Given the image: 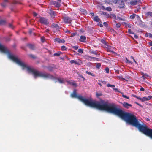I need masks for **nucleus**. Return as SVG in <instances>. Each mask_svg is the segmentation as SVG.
<instances>
[{
	"label": "nucleus",
	"mask_w": 152,
	"mask_h": 152,
	"mask_svg": "<svg viewBox=\"0 0 152 152\" xmlns=\"http://www.w3.org/2000/svg\"><path fill=\"white\" fill-rule=\"evenodd\" d=\"M135 103L136 104H137L139 106H140V107H142V106L141 104H139V103H138L137 102H135Z\"/></svg>",
	"instance_id": "nucleus-54"
},
{
	"label": "nucleus",
	"mask_w": 152,
	"mask_h": 152,
	"mask_svg": "<svg viewBox=\"0 0 152 152\" xmlns=\"http://www.w3.org/2000/svg\"><path fill=\"white\" fill-rule=\"evenodd\" d=\"M58 81L59 82L61 83H64V81L63 80V79L58 78Z\"/></svg>",
	"instance_id": "nucleus-33"
},
{
	"label": "nucleus",
	"mask_w": 152,
	"mask_h": 152,
	"mask_svg": "<svg viewBox=\"0 0 152 152\" xmlns=\"http://www.w3.org/2000/svg\"><path fill=\"white\" fill-rule=\"evenodd\" d=\"M142 75L141 77L143 80H145V79H146L147 77H149V76L146 73H144L142 72Z\"/></svg>",
	"instance_id": "nucleus-12"
},
{
	"label": "nucleus",
	"mask_w": 152,
	"mask_h": 152,
	"mask_svg": "<svg viewBox=\"0 0 152 152\" xmlns=\"http://www.w3.org/2000/svg\"><path fill=\"white\" fill-rule=\"evenodd\" d=\"M103 24L104 26L106 27H107L108 26V24L106 22H104L103 23Z\"/></svg>",
	"instance_id": "nucleus-47"
},
{
	"label": "nucleus",
	"mask_w": 152,
	"mask_h": 152,
	"mask_svg": "<svg viewBox=\"0 0 152 152\" xmlns=\"http://www.w3.org/2000/svg\"><path fill=\"white\" fill-rule=\"evenodd\" d=\"M70 96L72 98H76V89H74L73 93L71 94Z\"/></svg>",
	"instance_id": "nucleus-10"
},
{
	"label": "nucleus",
	"mask_w": 152,
	"mask_h": 152,
	"mask_svg": "<svg viewBox=\"0 0 152 152\" xmlns=\"http://www.w3.org/2000/svg\"><path fill=\"white\" fill-rule=\"evenodd\" d=\"M105 10L108 11H111L112 10V9L110 7H108L106 8Z\"/></svg>",
	"instance_id": "nucleus-29"
},
{
	"label": "nucleus",
	"mask_w": 152,
	"mask_h": 152,
	"mask_svg": "<svg viewBox=\"0 0 152 152\" xmlns=\"http://www.w3.org/2000/svg\"><path fill=\"white\" fill-rule=\"evenodd\" d=\"M93 20L96 22H99L100 21V19L98 16H96L93 18Z\"/></svg>",
	"instance_id": "nucleus-18"
},
{
	"label": "nucleus",
	"mask_w": 152,
	"mask_h": 152,
	"mask_svg": "<svg viewBox=\"0 0 152 152\" xmlns=\"http://www.w3.org/2000/svg\"><path fill=\"white\" fill-rule=\"evenodd\" d=\"M60 39L58 38H56L54 39V42H55L60 43Z\"/></svg>",
	"instance_id": "nucleus-30"
},
{
	"label": "nucleus",
	"mask_w": 152,
	"mask_h": 152,
	"mask_svg": "<svg viewBox=\"0 0 152 152\" xmlns=\"http://www.w3.org/2000/svg\"><path fill=\"white\" fill-rule=\"evenodd\" d=\"M135 98L137 99H138L139 100H141V98H140V97L138 96H135Z\"/></svg>",
	"instance_id": "nucleus-58"
},
{
	"label": "nucleus",
	"mask_w": 152,
	"mask_h": 152,
	"mask_svg": "<svg viewBox=\"0 0 152 152\" xmlns=\"http://www.w3.org/2000/svg\"><path fill=\"white\" fill-rule=\"evenodd\" d=\"M152 96H148V99H149V100L151 99L152 98Z\"/></svg>",
	"instance_id": "nucleus-60"
},
{
	"label": "nucleus",
	"mask_w": 152,
	"mask_h": 152,
	"mask_svg": "<svg viewBox=\"0 0 152 152\" xmlns=\"http://www.w3.org/2000/svg\"><path fill=\"white\" fill-rule=\"evenodd\" d=\"M138 2V1L136 0L134 1L132 0L130 2V3L131 5H134L137 4Z\"/></svg>",
	"instance_id": "nucleus-14"
},
{
	"label": "nucleus",
	"mask_w": 152,
	"mask_h": 152,
	"mask_svg": "<svg viewBox=\"0 0 152 152\" xmlns=\"http://www.w3.org/2000/svg\"><path fill=\"white\" fill-rule=\"evenodd\" d=\"M29 33L30 34H31L32 33V31L31 29H30L29 30Z\"/></svg>",
	"instance_id": "nucleus-57"
},
{
	"label": "nucleus",
	"mask_w": 152,
	"mask_h": 152,
	"mask_svg": "<svg viewBox=\"0 0 152 152\" xmlns=\"http://www.w3.org/2000/svg\"><path fill=\"white\" fill-rule=\"evenodd\" d=\"M118 77L119 79H123L122 78V76H118Z\"/></svg>",
	"instance_id": "nucleus-62"
},
{
	"label": "nucleus",
	"mask_w": 152,
	"mask_h": 152,
	"mask_svg": "<svg viewBox=\"0 0 152 152\" xmlns=\"http://www.w3.org/2000/svg\"><path fill=\"white\" fill-rule=\"evenodd\" d=\"M101 64L100 63H97L96 66V67L98 69H99L101 67Z\"/></svg>",
	"instance_id": "nucleus-26"
},
{
	"label": "nucleus",
	"mask_w": 152,
	"mask_h": 152,
	"mask_svg": "<svg viewBox=\"0 0 152 152\" xmlns=\"http://www.w3.org/2000/svg\"><path fill=\"white\" fill-rule=\"evenodd\" d=\"M27 46H28L29 48L31 50H34V46L31 44H28L27 45Z\"/></svg>",
	"instance_id": "nucleus-17"
},
{
	"label": "nucleus",
	"mask_w": 152,
	"mask_h": 152,
	"mask_svg": "<svg viewBox=\"0 0 152 152\" xmlns=\"http://www.w3.org/2000/svg\"><path fill=\"white\" fill-rule=\"evenodd\" d=\"M53 26L56 28V29L58 30L59 28L58 25L56 24H52Z\"/></svg>",
	"instance_id": "nucleus-22"
},
{
	"label": "nucleus",
	"mask_w": 152,
	"mask_h": 152,
	"mask_svg": "<svg viewBox=\"0 0 152 152\" xmlns=\"http://www.w3.org/2000/svg\"><path fill=\"white\" fill-rule=\"evenodd\" d=\"M82 63V61L78 59H77V64H78L79 65H80Z\"/></svg>",
	"instance_id": "nucleus-25"
},
{
	"label": "nucleus",
	"mask_w": 152,
	"mask_h": 152,
	"mask_svg": "<svg viewBox=\"0 0 152 152\" xmlns=\"http://www.w3.org/2000/svg\"><path fill=\"white\" fill-rule=\"evenodd\" d=\"M136 16V14H133L130 16V18L132 19H133Z\"/></svg>",
	"instance_id": "nucleus-27"
},
{
	"label": "nucleus",
	"mask_w": 152,
	"mask_h": 152,
	"mask_svg": "<svg viewBox=\"0 0 152 152\" xmlns=\"http://www.w3.org/2000/svg\"><path fill=\"white\" fill-rule=\"evenodd\" d=\"M118 3L120 5L121 8L124 7L125 4L123 0H120L118 1Z\"/></svg>",
	"instance_id": "nucleus-8"
},
{
	"label": "nucleus",
	"mask_w": 152,
	"mask_h": 152,
	"mask_svg": "<svg viewBox=\"0 0 152 152\" xmlns=\"http://www.w3.org/2000/svg\"><path fill=\"white\" fill-rule=\"evenodd\" d=\"M108 17L114 19H116V16L114 14H107Z\"/></svg>",
	"instance_id": "nucleus-11"
},
{
	"label": "nucleus",
	"mask_w": 152,
	"mask_h": 152,
	"mask_svg": "<svg viewBox=\"0 0 152 152\" xmlns=\"http://www.w3.org/2000/svg\"><path fill=\"white\" fill-rule=\"evenodd\" d=\"M38 21L41 24L45 25H47L49 23L48 20L43 17H39Z\"/></svg>",
	"instance_id": "nucleus-3"
},
{
	"label": "nucleus",
	"mask_w": 152,
	"mask_h": 152,
	"mask_svg": "<svg viewBox=\"0 0 152 152\" xmlns=\"http://www.w3.org/2000/svg\"><path fill=\"white\" fill-rule=\"evenodd\" d=\"M134 37L136 39H137L138 38V36L137 35L135 34L134 35Z\"/></svg>",
	"instance_id": "nucleus-61"
},
{
	"label": "nucleus",
	"mask_w": 152,
	"mask_h": 152,
	"mask_svg": "<svg viewBox=\"0 0 152 152\" xmlns=\"http://www.w3.org/2000/svg\"><path fill=\"white\" fill-rule=\"evenodd\" d=\"M122 96L124 98H126V99H129V97H128L126 95H124V94H123L122 95Z\"/></svg>",
	"instance_id": "nucleus-45"
},
{
	"label": "nucleus",
	"mask_w": 152,
	"mask_h": 152,
	"mask_svg": "<svg viewBox=\"0 0 152 152\" xmlns=\"http://www.w3.org/2000/svg\"><path fill=\"white\" fill-rule=\"evenodd\" d=\"M145 15L147 17H152V12H147L145 13Z\"/></svg>",
	"instance_id": "nucleus-19"
},
{
	"label": "nucleus",
	"mask_w": 152,
	"mask_h": 152,
	"mask_svg": "<svg viewBox=\"0 0 152 152\" xmlns=\"http://www.w3.org/2000/svg\"><path fill=\"white\" fill-rule=\"evenodd\" d=\"M68 84H69L70 85L75 86L76 85V83L74 82V81H67Z\"/></svg>",
	"instance_id": "nucleus-13"
},
{
	"label": "nucleus",
	"mask_w": 152,
	"mask_h": 152,
	"mask_svg": "<svg viewBox=\"0 0 152 152\" xmlns=\"http://www.w3.org/2000/svg\"><path fill=\"white\" fill-rule=\"evenodd\" d=\"M50 30L48 29H46L45 30V31L46 32H48Z\"/></svg>",
	"instance_id": "nucleus-63"
},
{
	"label": "nucleus",
	"mask_w": 152,
	"mask_h": 152,
	"mask_svg": "<svg viewBox=\"0 0 152 152\" xmlns=\"http://www.w3.org/2000/svg\"><path fill=\"white\" fill-rule=\"evenodd\" d=\"M64 22L66 23H70L72 20L71 18L68 16L64 17L63 18Z\"/></svg>",
	"instance_id": "nucleus-4"
},
{
	"label": "nucleus",
	"mask_w": 152,
	"mask_h": 152,
	"mask_svg": "<svg viewBox=\"0 0 152 152\" xmlns=\"http://www.w3.org/2000/svg\"><path fill=\"white\" fill-rule=\"evenodd\" d=\"M80 10L83 14H87V11L86 10H84L83 9H80Z\"/></svg>",
	"instance_id": "nucleus-21"
},
{
	"label": "nucleus",
	"mask_w": 152,
	"mask_h": 152,
	"mask_svg": "<svg viewBox=\"0 0 152 152\" xmlns=\"http://www.w3.org/2000/svg\"><path fill=\"white\" fill-rule=\"evenodd\" d=\"M115 20H122V19L120 17H118L117 18H116V19H115Z\"/></svg>",
	"instance_id": "nucleus-50"
},
{
	"label": "nucleus",
	"mask_w": 152,
	"mask_h": 152,
	"mask_svg": "<svg viewBox=\"0 0 152 152\" xmlns=\"http://www.w3.org/2000/svg\"><path fill=\"white\" fill-rule=\"evenodd\" d=\"M101 42L104 44V45H105L106 46L107 45V43L106 42V41L104 40L103 39H102L101 41Z\"/></svg>",
	"instance_id": "nucleus-32"
},
{
	"label": "nucleus",
	"mask_w": 152,
	"mask_h": 152,
	"mask_svg": "<svg viewBox=\"0 0 152 152\" xmlns=\"http://www.w3.org/2000/svg\"><path fill=\"white\" fill-rule=\"evenodd\" d=\"M123 106L125 108H128L129 107H132V105L130 104H129L126 102H124L123 103Z\"/></svg>",
	"instance_id": "nucleus-7"
},
{
	"label": "nucleus",
	"mask_w": 152,
	"mask_h": 152,
	"mask_svg": "<svg viewBox=\"0 0 152 152\" xmlns=\"http://www.w3.org/2000/svg\"><path fill=\"white\" fill-rule=\"evenodd\" d=\"M149 36L150 37H152V34L149 33Z\"/></svg>",
	"instance_id": "nucleus-64"
},
{
	"label": "nucleus",
	"mask_w": 152,
	"mask_h": 152,
	"mask_svg": "<svg viewBox=\"0 0 152 152\" xmlns=\"http://www.w3.org/2000/svg\"><path fill=\"white\" fill-rule=\"evenodd\" d=\"M70 63L71 64L75 63L76 64V62L75 60H71L70 61Z\"/></svg>",
	"instance_id": "nucleus-46"
},
{
	"label": "nucleus",
	"mask_w": 152,
	"mask_h": 152,
	"mask_svg": "<svg viewBox=\"0 0 152 152\" xmlns=\"http://www.w3.org/2000/svg\"><path fill=\"white\" fill-rule=\"evenodd\" d=\"M102 13L104 15H106L108 16V14H108L106 12H102Z\"/></svg>",
	"instance_id": "nucleus-55"
},
{
	"label": "nucleus",
	"mask_w": 152,
	"mask_h": 152,
	"mask_svg": "<svg viewBox=\"0 0 152 152\" xmlns=\"http://www.w3.org/2000/svg\"><path fill=\"white\" fill-rule=\"evenodd\" d=\"M61 50L63 51H65L66 50V47L64 45H63L61 47Z\"/></svg>",
	"instance_id": "nucleus-28"
},
{
	"label": "nucleus",
	"mask_w": 152,
	"mask_h": 152,
	"mask_svg": "<svg viewBox=\"0 0 152 152\" xmlns=\"http://www.w3.org/2000/svg\"><path fill=\"white\" fill-rule=\"evenodd\" d=\"M107 86L108 87H115V86L114 85H112L110 84L109 83H108L107 84Z\"/></svg>",
	"instance_id": "nucleus-39"
},
{
	"label": "nucleus",
	"mask_w": 152,
	"mask_h": 152,
	"mask_svg": "<svg viewBox=\"0 0 152 152\" xmlns=\"http://www.w3.org/2000/svg\"><path fill=\"white\" fill-rule=\"evenodd\" d=\"M140 91H145V89L143 88L142 87H141L140 89Z\"/></svg>",
	"instance_id": "nucleus-56"
},
{
	"label": "nucleus",
	"mask_w": 152,
	"mask_h": 152,
	"mask_svg": "<svg viewBox=\"0 0 152 152\" xmlns=\"http://www.w3.org/2000/svg\"><path fill=\"white\" fill-rule=\"evenodd\" d=\"M29 56L30 57H31V58H33V59H35L36 58V56H34V55H33V54H29Z\"/></svg>",
	"instance_id": "nucleus-34"
},
{
	"label": "nucleus",
	"mask_w": 152,
	"mask_h": 152,
	"mask_svg": "<svg viewBox=\"0 0 152 152\" xmlns=\"http://www.w3.org/2000/svg\"><path fill=\"white\" fill-rule=\"evenodd\" d=\"M103 94L102 92H96V96L97 97H99L102 96Z\"/></svg>",
	"instance_id": "nucleus-23"
},
{
	"label": "nucleus",
	"mask_w": 152,
	"mask_h": 152,
	"mask_svg": "<svg viewBox=\"0 0 152 152\" xmlns=\"http://www.w3.org/2000/svg\"><path fill=\"white\" fill-rule=\"evenodd\" d=\"M0 51L3 53H8V57L10 59L21 66L23 70L25 69H26L27 71L29 73H32L35 78H36L38 77L45 78H49V74L45 73L39 71L35 70L31 67H29L23 62L18 59L17 58L15 57L12 54H10L9 52L7 50L5 47L1 43H0Z\"/></svg>",
	"instance_id": "nucleus-2"
},
{
	"label": "nucleus",
	"mask_w": 152,
	"mask_h": 152,
	"mask_svg": "<svg viewBox=\"0 0 152 152\" xmlns=\"http://www.w3.org/2000/svg\"><path fill=\"white\" fill-rule=\"evenodd\" d=\"M65 42V41L64 39L61 40L60 43H64Z\"/></svg>",
	"instance_id": "nucleus-51"
},
{
	"label": "nucleus",
	"mask_w": 152,
	"mask_h": 152,
	"mask_svg": "<svg viewBox=\"0 0 152 152\" xmlns=\"http://www.w3.org/2000/svg\"><path fill=\"white\" fill-rule=\"evenodd\" d=\"M148 44H149V45L151 46H152V41H151V42H148Z\"/></svg>",
	"instance_id": "nucleus-59"
},
{
	"label": "nucleus",
	"mask_w": 152,
	"mask_h": 152,
	"mask_svg": "<svg viewBox=\"0 0 152 152\" xmlns=\"http://www.w3.org/2000/svg\"><path fill=\"white\" fill-rule=\"evenodd\" d=\"M62 53L60 51L57 52V53H56L53 54L54 56H58L61 54H62Z\"/></svg>",
	"instance_id": "nucleus-20"
},
{
	"label": "nucleus",
	"mask_w": 152,
	"mask_h": 152,
	"mask_svg": "<svg viewBox=\"0 0 152 152\" xmlns=\"http://www.w3.org/2000/svg\"><path fill=\"white\" fill-rule=\"evenodd\" d=\"M9 26L10 27L12 28H13V27L12 25L11 24H9Z\"/></svg>",
	"instance_id": "nucleus-52"
},
{
	"label": "nucleus",
	"mask_w": 152,
	"mask_h": 152,
	"mask_svg": "<svg viewBox=\"0 0 152 152\" xmlns=\"http://www.w3.org/2000/svg\"><path fill=\"white\" fill-rule=\"evenodd\" d=\"M33 15L34 16H36L37 15V14L36 12H33Z\"/></svg>",
	"instance_id": "nucleus-53"
},
{
	"label": "nucleus",
	"mask_w": 152,
	"mask_h": 152,
	"mask_svg": "<svg viewBox=\"0 0 152 152\" xmlns=\"http://www.w3.org/2000/svg\"><path fill=\"white\" fill-rule=\"evenodd\" d=\"M7 23L5 20H0V25H5Z\"/></svg>",
	"instance_id": "nucleus-15"
},
{
	"label": "nucleus",
	"mask_w": 152,
	"mask_h": 152,
	"mask_svg": "<svg viewBox=\"0 0 152 152\" xmlns=\"http://www.w3.org/2000/svg\"><path fill=\"white\" fill-rule=\"evenodd\" d=\"M91 53L93 54H95V55L97 54V53H96V51H94L93 50H92V51H91Z\"/></svg>",
	"instance_id": "nucleus-43"
},
{
	"label": "nucleus",
	"mask_w": 152,
	"mask_h": 152,
	"mask_svg": "<svg viewBox=\"0 0 152 152\" xmlns=\"http://www.w3.org/2000/svg\"><path fill=\"white\" fill-rule=\"evenodd\" d=\"M76 35V33H73L72 34H71V35L70 36V37H73L74 36Z\"/></svg>",
	"instance_id": "nucleus-48"
},
{
	"label": "nucleus",
	"mask_w": 152,
	"mask_h": 152,
	"mask_svg": "<svg viewBox=\"0 0 152 152\" xmlns=\"http://www.w3.org/2000/svg\"><path fill=\"white\" fill-rule=\"evenodd\" d=\"M149 100V99H148V98L143 97L142 98H141V101L142 102H144L145 101H148Z\"/></svg>",
	"instance_id": "nucleus-24"
},
{
	"label": "nucleus",
	"mask_w": 152,
	"mask_h": 152,
	"mask_svg": "<svg viewBox=\"0 0 152 152\" xmlns=\"http://www.w3.org/2000/svg\"><path fill=\"white\" fill-rule=\"evenodd\" d=\"M83 50L82 49H79L78 50V52L80 53H83Z\"/></svg>",
	"instance_id": "nucleus-35"
},
{
	"label": "nucleus",
	"mask_w": 152,
	"mask_h": 152,
	"mask_svg": "<svg viewBox=\"0 0 152 152\" xmlns=\"http://www.w3.org/2000/svg\"><path fill=\"white\" fill-rule=\"evenodd\" d=\"M86 73L87 74H88L89 75H91V76H93V77H95V75L94 74H93L92 73H91V72H88V71H87L86 72Z\"/></svg>",
	"instance_id": "nucleus-31"
},
{
	"label": "nucleus",
	"mask_w": 152,
	"mask_h": 152,
	"mask_svg": "<svg viewBox=\"0 0 152 152\" xmlns=\"http://www.w3.org/2000/svg\"><path fill=\"white\" fill-rule=\"evenodd\" d=\"M106 48L107 50L109 51H113L112 48L110 46L108 45L106 46Z\"/></svg>",
	"instance_id": "nucleus-16"
},
{
	"label": "nucleus",
	"mask_w": 152,
	"mask_h": 152,
	"mask_svg": "<svg viewBox=\"0 0 152 152\" xmlns=\"http://www.w3.org/2000/svg\"><path fill=\"white\" fill-rule=\"evenodd\" d=\"M105 71L107 73H109V68L108 67L106 68L105 69Z\"/></svg>",
	"instance_id": "nucleus-40"
},
{
	"label": "nucleus",
	"mask_w": 152,
	"mask_h": 152,
	"mask_svg": "<svg viewBox=\"0 0 152 152\" xmlns=\"http://www.w3.org/2000/svg\"><path fill=\"white\" fill-rule=\"evenodd\" d=\"M121 24L120 23H117L116 24L115 26L117 28H119L120 27Z\"/></svg>",
	"instance_id": "nucleus-36"
},
{
	"label": "nucleus",
	"mask_w": 152,
	"mask_h": 152,
	"mask_svg": "<svg viewBox=\"0 0 152 152\" xmlns=\"http://www.w3.org/2000/svg\"><path fill=\"white\" fill-rule=\"evenodd\" d=\"M50 3L51 4L54 5L55 7H59L61 5V4L53 0L51 1Z\"/></svg>",
	"instance_id": "nucleus-6"
},
{
	"label": "nucleus",
	"mask_w": 152,
	"mask_h": 152,
	"mask_svg": "<svg viewBox=\"0 0 152 152\" xmlns=\"http://www.w3.org/2000/svg\"><path fill=\"white\" fill-rule=\"evenodd\" d=\"M48 69L49 71H52L53 70V68L51 67H49L48 68Z\"/></svg>",
	"instance_id": "nucleus-44"
},
{
	"label": "nucleus",
	"mask_w": 152,
	"mask_h": 152,
	"mask_svg": "<svg viewBox=\"0 0 152 152\" xmlns=\"http://www.w3.org/2000/svg\"><path fill=\"white\" fill-rule=\"evenodd\" d=\"M1 5L3 7H5L6 6L7 4L6 3L4 2L3 3L1 4Z\"/></svg>",
	"instance_id": "nucleus-37"
},
{
	"label": "nucleus",
	"mask_w": 152,
	"mask_h": 152,
	"mask_svg": "<svg viewBox=\"0 0 152 152\" xmlns=\"http://www.w3.org/2000/svg\"><path fill=\"white\" fill-rule=\"evenodd\" d=\"M126 63L131 64H132V62L131 61H130L126 57Z\"/></svg>",
	"instance_id": "nucleus-38"
},
{
	"label": "nucleus",
	"mask_w": 152,
	"mask_h": 152,
	"mask_svg": "<svg viewBox=\"0 0 152 152\" xmlns=\"http://www.w3.org/2000/svg\"><path fill=\"white\" fill-rule=\"evenodd\" d=\"M128 33L130 34H133L134 33L131 31V29H129L128 30Z\"/></svg>",
	"instance_id": "nucleus-42"
},
{
	"label": "nucleus",
	"mask_w": 152,
	"mask_h": 152,
	"mask_svg": "<svg viewBox=\"0 0 152 152\" xmlns=\"http://www.w3.org/2000/svg\"><path fill=\"white\" fill-rule=\"evenodd\" d=\"M86 37L83 36H81L80 38L79 39V41L81 42H86Z\"/></svg>",
	"instance_id": "nucleus-9"
},
{
	"label": "nucleus",
	"mask_w": 152,
	"mask_h": 152,
	"mask_svg": "<svg viewBox=\"0 0 152 152\" xmlns=\"http://www.w3.org/2000/svg\"><path fill=\"white\" fill-rule=\"evenodd\" d=\"M41 40L42 42H44L45 41V38L44 37H41Z\"/></svg>",
	"instance_id": "nucleus-41"
},
{
	"label": "nucleus",
	"mask_w": 152,
	"mask_h": 152,
	"mask_svg": "<svg viewBox=\"0 0 152 152\" xmlns=\"http://www.w3.org/2000/svg\"><path fill=\"white\" fill-rule=\"evenodd\" d=\"M77 98L86 106L104 110L118 116L129 124L137 128L140 131L152 139V129L149 128L145 125L140 124L135 115L118 108L115 103H110L108 100L105 101L103 100H101L100 102L92 101L77 94Z\"/></svg>",
	"instance_id": "nucleus-1"
},
{
	"label": "nucleus",
	"mask_w": 152,
	"mask_h": 152,
	"mask_svg": "<svg viewBox=\"0 0 152 152\" xmlns=\"http://www.w3.org/2000/svg\"><path fill=\"white\" fill-rule=\"evenodd\" d=\"M48 13L50 15V16L52 18H54L56 16V12L50 10Z\"/></svg>",
	"instance_id": "nucleus-5"
},
{
	"label": "nucleus",
	"mask_w": 152,
	"mask_h": 152,
	"mask_svg": "<svg viewBox=\"0 0 152 152\" xmlns=\"http://www.w3.org/2000/svg\"><path fill=\"white\" fill-rule=\"evenodd\" d=\"M87 57L88 58H95V59H97V58H95V57H91V56H87Z\"/></svg>",
	"instance_id": "nucleus-49"
}]
</instances>
